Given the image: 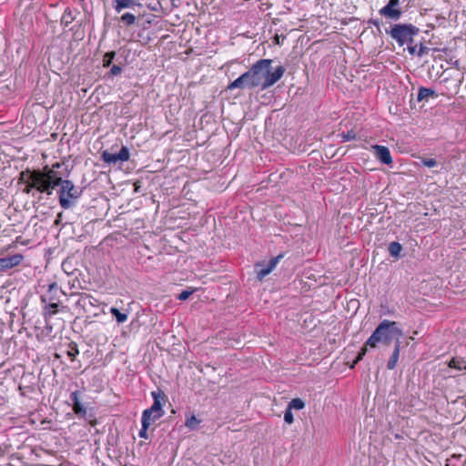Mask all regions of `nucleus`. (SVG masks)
Here are the masks:
<instances>
[{
  "instance_id": "1",
  "label": "nucleus",
  "mask_w": 466,
  "mask_h": 466,
  "mask_svg": "<svg viewBox=\"0 0 466 466\" xmlns=\"http://www.w3.org/2000/svg\"><path fill=\"white\" fill-rule=\"evenodd\" d=\"M254 76L255 85L262 90L268 89L276 84L284 75L285 67L279 66L272 67L271 59H260L250 67Z\"/></svg>"
},
{
  "instance_id": "2",
  "label": "nucleus",
  "mask_w": 466,
  "mask_h": 466,
  "mask_svg": "<svg viewBox=\"0 0 466 466\" xmlns=\"http://www.w3.org/2000/svg\"><path fill=\"white\" fill-rule=\"evenodd\" d=\"M50 181H55L54 189L60 186L58 190L59 204L64 209L71 208L81 197L84 187H77L71 180L63 179L57 171L50 169Z\"/></svg>"
},
{
  "instance_id": "3",
  "label": "nucleus",
  "mask_w": 466,
  "mask_h": 466,
  "mask_svg": "<svg viewBox=\"0 0 466 466\" xmlns=\"http://www.w3.org/2000/svg\"><path fill=\"white\" fill-rule=\"evenodd\" d=\"M402 330L397 322L383 319L366 341V346L376 348L378 343L390 344L394 337L400 339Z\"/></svg>"
},
{
  "instance_id": "4",
  "label": "nucleus",
  "mask_w": 466,
  "mask_h": 466,
  "mask_svg": "<svg viewBox=\"0 0 466 466\" xmlns=\"http://www.w3.org/2000/svg\"><path fill=\"white\" fill-rule=\"evenodd\" d=\"M49 172L50 169L48 166H46L43 169H34L30 177L31 180L25 184V186L23 188V192L30 194L33 189H35L40 193L51 196L56 183L55 181H50Z\"/></svg>"
},
{
  "instance_id": "5",
  "label": "nucleus",
  "mask_w": 466,
  "mask_h": 466,
  "mask_svg": "<svg viewBox=\"0 0 466 466\" xmlns=\"http://www.w3.org/2000/svg\"><path fill=\"white\" fill-rule=\"evenodd\" d=\"M420 29L412 24H394L390 29H386V34L395 40L400 46H403L410 36L419 34Z\"/></svg>"
},
{
  "instance_id": "6",
  "label": "nucleus",
  "mask_w": 466,
  "mask_h": 466,
  "mask_svg": "<svg viewBox=\"0 0 466 466\" xmlns=\"http://www.w3.org/2000/svg\"><path fill=\"white\" fill-rule=\"evenodd\" d=\"M153 398V404L149 409L143 411L142 417H149L150 413H154L153 420H158L164 415L163 404L167 401V395L163 390L157 389L151 392Z\"/></svg>"
},
{
  "instance_id": "7",
  "label": "nucleus",
  "mask_w": 466,
  "mask_h": 466,
  "mask_svg": "<svg viewBox=\"0 0 466 466\" xmlns=\"http://www.w3.org/2000/svg\"><path fill=\"white\" fill-rule=\"evenodd\" d=\"M101 159L108 165L123 163L129 159V150L125 146L120 148L118 153H111L107 150H105L101 153Z\"/></svg>"
},
{
  "instance_id": "8",
  "label": "nucleus",
  "mask_w": 466,
  "mask_h": 466,
  "mask_svg": "<svg viewBox=\"0 0 466 466\" xmlns=\"http://www.w3.org/2000/svg\"><path fill=\"white\" fill-rule=\"evenodd\" d=\"M254 76H252L251 70L245 72L242 74L239 77H238L236 80L231 82L228 88L232 90L235 88L244 89V88H254L257 87V85H255Z\"/></svg>"
},
{
  "instance_id": "9",
  "label": "nucleus",
  "mask_w": 466,
  "mask_h": 466,
  "mask_svg": "<svg viewBox=\"0 0 466 466\" xmlns=\"http://www.w3.org/2000/svg\"><path fill=\"white\" fill-rule=\"evenodd\" d=\"M23 260V256L19 253L0 258V272L5 271L19 265Z\"/></svg>"
},
{
  "instance_id": "10",
  "label": "nucleus",
  "mask_w": 466,
  "mask_h": 466,
  "mask_svg": "<svg viewBox=\"0 0 466 466\" xmlns=\"http://www.w3.org/2000/svg\"><path fill=\"white\" fill-rule=\"evenodd\" d=\"M374 155L381 163L390 165L392 163L390 149L385 146L375 145L372 147Z\"/></svg>"
},
{
  "instance_id": "11",
  "label": "nucleus",
  "mask_w": 466,
  "mask_h": 466,
  "mask_svg": "<svg viewBox=\"0 0 466 466\" xmlns=\"http://www.w3.org/2000/svg\"><path fill=\"white\" fill-rule=\"evenodd\" d=\"M78 395H79V391H77V390L73 391L70 394V400L72 401V408H73L74 412L77 416L85 417L86 414V409L80 402Z\"/></svg>"
},
{
  "instance_id": "12",
  "label": "nucleus",
  "mask_w": 466,
  "mask_h": 466,
  "mask_svg": "<svg viewBox=\"0 0 466 466\" xmlns=\"http://www.w3.org/2000/svg\"><path fill=\"white\" fill-rule=\"evenodd\" d=\"M380 15H383L385 17H389L392 20H398L400 19L401 15V11L400 9H397L396 7H392L389 5H386L379 11Z\"/></svg>"
},
{
  "instance_id": "13",
  "label": "nucleus",
  "mask_w": 466,
  "mask_h": 466,
  "mask_svg": "<svg viewBox=\"0 0 466 466\" xmlns=\"http://www.w3.org/2000/svg\"><path fill=\"white\" fill-rule=\"evenodd\" d=\"M400 339L396 338L393 352L387 363L388 370H393L396 367L400 356Z\"/></svg>"
},
{
  "instance_id": "14",
  "label": "nucleus",
  "mask_w": 466,
  "mask_h": 466,
  "mask_svg": "<svg viewBox=\"0 0 466 466\" xmlns=\"http://www.w3.org/2000/svg\"><path fill=\"white\" fill-rule=\"evenodd\" d=\"M202 420L196 417L193 412L187 411L186 413L185 426L190 431L198 430L200 427Z\"/></svg>"
},
{
  "instance_id": "15",
  "label": "nucleus",
  "mask_w": 466,
  "mask_h": 466,
  "mask_svg": "<svg viewBox=\"0 0 466 466\" xmlns=\"http://www.w3.org/2000/svg\"><path fill=\"white\" fill-rule=\"evenodd\" d=\"M95 302H97V300L95 299L91 295L83 293L80 295L76 305L85 309L87 305L95 306Z\"/></svg>"
},
{
  "instance_id": "16",
  "label": "nucleus",
  "mask_w": 466,
  "mask_h": 466,
  "mask_svg": "<svg viewBox=\"0 0 466 466\" xmlns=\"http://www.w3.org/2000/svg\"><path fill=\"white\" fill-rule=\"evenodd\" d=\"M435 96L436 93L433 89L421 86L419 88L417 99L418 101H422L428 99L430 96L433 97Z\"/></svg>"
},
{
  "instance_id": "17",
  "label": "nucleus",
  "mask_w": 466,
  "mask_h": 466,
  "mask_svg": "<svg viewBox=\"0 0 466 466\" xmlns=\"http://www.w3.org/2000/svg\"><path fill=\"white\" fill-rule=\"evenodd\" d=\"M389 253L391 257L399 258L402 250V246L396 241L390 242L388 248Z\"/></svg>"
},
{
  "instance_id": "18",
  "label": "nucleus",
  "mask_w": 466,
  "mask_h": 466,
  "mask_svg": "<svg viewBox=\"0 0 466 466\" xmlns=\"http://www.w3.org/2000/svg\"><path fill=\"white\" fill-rule=\"evenodd\" d=\"M448 365L458 370H466V361L463 359L452 358Z\"/></svg>"
},
{
  "instance_id": "19",
  "label": "nucleus",
  "mask_w": 466,
  "mask_h": 466,
  "mask_svg": "<svg viewBox=\"0 0 466 466\" xmlns=\"http://www.w3.org/2000/svg\"><path fill=\"white\" fill-rule=\"evenodd\" d=\"M115 10L117 13L121 12L125 8H130L136 5L133 0H115Z\"/></svg>"
},
{
  "instance_id": "20",
  "label": "nucleus",
  "mask_w": 466,
  "mask_h": 466,
  "mask_svg": "<svg viewBox=\"0 0 466 466\" xmlns=\"http://www.w3.org/2000/svg\"><path fill=\"white\" fill-rule=\"evenodd\" d=\"M110 313L112 314V316L116 319V321L118 323H123L125 322L127 319V314L124 313V312H121L118 309L116 308H111L110 309Z\"/></svg>"
},
{
  "instance_id": "21",
  "label": "nucleus",
  "mask_w": 466,
  "mask_h": 466,
  "mask_svg": "<svg viewBox=\"0 0 466 466\" xmlns=\"http://www.w3.org/2000/svg\"><path fill=\"white\" fill-rule=\"evenodd\" d=\"M256 269H257V278L259 280H262L267 275H268L271 272V270L267 266L259 265V264H258L256 266Z\"/></svg>"
},
{
  "instance_id": "22",
  "label": "nucleus",
  "mask_w": 466,
  "mask_h": 466,
  "mask_svg": "<svg viewBox=\"0 0 466 466\" xmlns=\"http://www.w3.org/2000/svg\"><path fill=\"white\" fill-rule=\"evenodd\" d=\"M74 20L72 16V11L69 8H66L62 15L61 24L65 26H68Z\"/></svg>"
},
{
  "instance_id": "23",
  "label": "nucleus",
  "mask_w": 466,
  "mask_h": 466,
  "mask_svg": "<svg viewBox=\"0 0 466 466\" xmlns=\"http://www.w3.org/2000/svg\"><path fill=\"white\" fill-rule=\"evenodd\" d=\"M136 15L131 13H125L121 15L120 21L126 25H132L136 22Z\"/></svg>"
},
{
  "instance_id": "24",
  "label": "nucleus",
  "mask_w": 466,
  "mask_h": 466,
  "mask_svg": "<svg viewBox=\"0 0 466 466\" xmlns=\"http://www.w3.org/2000/svg\"><path fill=\"white\" fill-rule=\"evenodd\" d=\"M32 174H33V170H30L29 168L22 171L19 174L18 184H26L28 181L31 180L30 177Z\"/></svg>"
},
{
  "instance_id": "25",
  "label": "nucleus",
  "mask_w": 466,
  "mask_h": 466,
  "mask_svg": "<svg viewBox=\"0 0 466 466\" xmlns=\"http://www.w3.org/2000/svg\"><path fill=\"white\" fill-rule=\"evenodd\" d=\"M146 421H147V418L142 417L141 418L142 427L139 431L138 435L140 438L147 440L148 439L147 430H148L150 424H148V422H146Z\"/></svg>"
},
{
  "instance_id": "26",
  "label": "nucleus",
  "mask_w": 466,
  "mask_h": 466,
  "mask_svg": "<svg viewBox=\"0 0 466 466\" xmlns=\"http://www.w3.org/2000/svg\"><path fill=\"white\" fill-rule=\"evenodd\" d=\"M115 56H116L115 51L106 52L103 56V66L108 67L112 64Z\"/></svg>"
},
{
  "instance_id": "27",
  "label": "nucleus",
  "mask_w": 466,
  "mask_h": 466,
  "mask_svg": "<svg viewBox=\"0 0 466 466\" xmlns=\"http://www.w3.org/2000/svg\"><path fill=\"white\" fill-rule=\"evenodd\" d=\"M305 407V403L302 400L296 398L291 400V401L289 403L288 408L292 410V409L295 410H302Z\"/></svg>"
},
{
  "instance_id": "28",
  "label": "nucleus",
  "mask_w": 466,
  "mask_h": 466,
  "mask_svg": "<svg viewBox=\"0 0 466 466\" xmlns=\"http://www.w3.org/2000/svg\"><path fill=\"white\" fill-rule=\"evenodd\" d=\"M68 347L69 350L67 351V356L74 360L76 356L79 354L77 344L72 341L69 343Z\"/></svg>"
},
{
  "instance_id": "29",
  "label": "nucleus",
  "mask_w": 466,
  "mask_h": 466,
  "mask_svg": "<svg viewBox=\"0 0 466 466\" xmlns=\"http://www.w3.org/2000/svg\"><path fill=\"white\" fill-rule=\"evenodd\" d=\"M58 302H55L54 300L50 301V303L46 307V309L48 311L46 313V316L48 314L52 316L57 312Z\"/></svg>"
},
{
  "instance_id": "30",
  "label": "nucleus",
  "mask_w": 466,
  "mask_h": 466,
  "mask_svg": "<svg viewBox=\"0 0 466 466\" xmlns=\"http://www.w3.org/2000/svg\"><path fill=\"white\" fill-rule=\"evenodd\" d=\"M368 346H366V344L361 348V350H360L358 356L356 357L355 360L353 361L352 365L350 366L351 369H353L355 367V365L360 361L363 357L366 355L367 351H368V349H367Z\"/></svg>"
},
{
  "instance_id": "31",
  "label": "nucleus",
  "mask_w": 466,
  "mask_h": 466,
  "mask_svg": "<svg viewBox=\"0 0 466 466\" xmlns=\"http://www.w3.org/2000/svg\"><path fill=\"white\" fill-rule=\"evenodd\" d=\"M368 346H366V344L361 348V350H360L358 356L356 357L355 360L353 361L352 365L350 366L351 369H353L355 367V365L360 361L363 357L366 355L367 351H368V349H367Z\"/></svg>"
},
{
  "instance_id": "32",
  "label": "nucleus",
  "mask_w": 466,
  "mask_h": 466,
  "mask_svg": "<svg viewBox=\"0 0 466 466\" xmlns=\"http://www.w3.org/2000/svg\"><path fill=\"white\" fill-rule=\"evenodd\" d=\"M57 291H58V286L56 282L49 284V286H48V294H49L48 299L50 301L56 299L54 293H56Z\"/></svg>"
},
{
  "instance_id": "33",
  "label": "nucleus",
  "mask_w": 466,
  "mask_h": 466,
  "mask_svg": "<svg viewBox=\"0 0 466 466\" xmlns=\"http://www.w3.org/2000/svg\"><path fill=\"white\" fill-rule=\"evenodd\" d=\"M343 141H350L356 139V133L353 130L343 132L341 134Z\"/></svg>"
},
{
  "instance_id": "34",
  "label": "nucleus",
  "mask_w": 466,
  "mask_h": 466,
  "mask_svg": "<svg viewBox=\"0 0 466 466\" xmlns=\"http://www.w3.org/2000/svg\"><path fill=\"white\" fill-rule=\"evenodd\" d=\"M282 257H283L282 255H279V256H277V257H275V258H272L268 261V263L267 267H268V268L272 271V270L276 268V266L278 265V263L279 262V260H280V258H281Z\"/></svg>"
},
{
  "instance_id": "35",
  "label": "nucleus",
  "mask_w": 466,
  "mask_h": 466,
  "mask_svg": "<svg viewBox=\"0 0 466 466\" xmlns=\"http://www.w3.org/2000/svg\"><path fill=\"white\" fill-rule=\"evenodd\" d=\"M284 420L288 424H291L294 421V417H293L292 410L290 409H289V408H287L285 412H284Z\"/></svg>"
},
{
  "instance_id": "36",
  "label": "nucleus",
  "mask_w": 466,
  "mask_h": 466,
  "mask_svg": "<svg viewBox=\"0 0 466 466\" xmlns=\"http://www.w3.org/2000/svg\"><path fill=\"white\" fill-rule=\"evenodd\" d=\"M194 292V289H186V290H183L178 296H177V299L179 300H186L187 299L190 295H192Z\"/></svg>"
},
{
  "instance_id": "37",
  "label": "nucleus",
  "mask_w": 466,
  "mask_h": 466,
  "mask_svg": "<svg viewBox=\"0 0 466 466\" xmlns=\"http://www.w3.org/2000/svg\"><path fill=\"white\" fill-rule=\"evenodd\" d=\"M421 163L423 166L428 167H433L437 166V161L434 158H422Z\"/></svg>"
},
{
  "instance_id": "38",
  "label": "nucleus",
  "mask_w": 466,
  "mask_h": 466,
  "mask_svg": "<svg viewBox=\"0 0 466 466\" xmlns=\"http://www.w3.org/2000/svg\"><path fill=\"white\" fill-rule=\"evenodd\" d=\"M122 72V67L120 66H117V65H114L110 71H109V76H118L120 75Z\"/></svg>"
},
{
  "instance_id": "39",
  "label": "nucleus",
  "mask_w": 466,
  "mask_h": 466,
  "mask_svg": "<svg viewBox=\"0 0 466 466\" xmlns=\"http://www.w3.org/2000/svg\"><path fill=\"white\" fill-rule=\"evenodd\" d=\"M429 51H430V48L423 46V44L420 43V48L417 52V55H418V56L421 57L422 56L427 55L429 53Z\"/></svg>"
},
{
  "instance_id": "40",
  "label": "nucleus",
  "mask_w": 466,
  "mask_h": 466,
  "mask_svg": "<svg viewBox=\"0 0 466 466\" xmlns=\"http://www.w3.org/2000/svg\"><path fill=\"white\" fill-rule=\"evenodd\" d=\"M369 24H372L373 25H375L378 28V31L380 33V23L379 20L370 19L369 21Z\"/></svg>"
},
{
  "instance_id": "41",
  "label": "nucleus",
  "mask_w": 466,
  "mask_h": 466,
  "mask_svg": "<svg viewBox=\"0 0 466 466\" xmlns=\"http://www.w3.org/2000/svg\"><path fill=\"white\" fill-rule=\"evenodd\" d=\"M408 51L410 55H414L415 53H417V46H408Z\"/></svg>"
},
{
  "instance_id": "42",
  "label": "nucleus",
  "mask_w": 466,
  "mask_h": 466,
  "mask_svg": "<svg viewBox=\"0 0 466 466\" xmlns=\"http://www.w3.org/2000/svg\"><path fill=\"white\" fill-rule=\"evenodd\" d=\"M399 3H400V0H390L387 5H389L392 7H396L399 5Z\"/></svg>"
},
{
  "instance_id": "43",
  "label": "nucleus",
  "mask_w": 466,
  "mask_h": 466,
  "mask_svg": "<svg viewBox=\"0 0 466 466\" xmlns=\"http://www.w3.org/2000/svg\"><path fill=\"white\" fill-rule=\"evenodd\" d=\"M153 416H154V413H150V414H149V417H147V416H146V418H147V421H146V422H148V424H150V425H151V423H152V422L156 421L157 420H153V419H152V418H153Z\"/></svg>"
},
{
  "instance_id": "44",
  "label": "nucleus",
  "mask_w": 466,
  "mask_h": 466,
  "mask_svg": "<svg viewBox=\"0 0 466 466\" xmlns=\"http://www.w3.org/2000/svg\"><path fill=\"white\" fill-rule=\"evenodd\" d=\"M61 166H62V164H61V163L56 162V163H55V164L52 166V167H49V169H52V170L56 171L55 169H56V168H59Z\"/></svg>"
},
{
  "instance_id": "45",
  "label": "nucleus",
  "mask_w": 466,
  "mask_h": 466,
  "mask_svg": "<svg viewBox=\"0 0 466 466\" xmlns=\"http://www.w3.org/2000/svg\"><path fill=\"white\" fill-rule=\"evenodd\" d=\"M62 217V213H59L58 216H57V218L56 219V224L58 225L60 223V218Z\"/></svg>"
},
{
  "instance_id": "46",
  "label": "nucleus",
  "mask_w": 466,
  "mask_h": 466,
  "mask_svg": "<svg viewBox=\"0 0 466 466\" xmlns=\"http://www.w3.org/2000/svg\"><path fill=\"white\" fill-rule=\"evenodd\" d=\"M413 38H414V36H410V40H408V43H407V44H408V45L412 44V43H413Z\"/></svg>"
},
{
  "instance_id": "47",
  "label": "nucleus",
  "mask_w": 466,
  "mask_h": 466,
  "mask_svg": "<svg viewBox=\"0 0 466 466\" xmlns=\"http://www.w3.org/2000/svg\"><path fill=\"white\" fill-rule=\"evenodd\" d=\"M41 300H42L43 302H46V298L45 296H42V297H41Z\"/></svg>"
},
{
  "instance_id": "48",
  "label": "nucleus",
  "mask_w": 466,
  "mask_h": 466,
  "mask_svg": "<svg viewBox=\"0 0 466 466\" xmlns=\"http://www.w3.org/2000/svg\"><path fill=\"white\" fill-rule=\"evenodd\" d=\"M428 26L431 27V28H434V25H431V24H429Z\"/></svg>"
},
{
  "instance_id": "49",
  "label": "nucleus",
  "mask_w": 466,
  "mask_h": 466,
  "mask_svg": "<svg viewBox=\"0 0 466 466\" xmlns=\"http://www.w3.org/2000/svg\"><path fill=\"white\" fill-rule=\"evenodd\" d=\"M454 65H455V66L459 67V62L458 61H456Z\"/></svg>"
}]
</instances>
